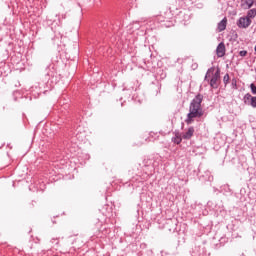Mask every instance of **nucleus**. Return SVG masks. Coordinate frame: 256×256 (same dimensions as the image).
Wrapping results in <instances>:
<instances>
[{"instance_id":"6","label":"nucleus","mask_w":256,"mask_h":256,"mask_svg":"<svg viewBox=\"0 0 256 256\" xmlns=\"http://www.w3.org/2000/svg\"><path fill=\"white\" fill-rule=\"evenodd\" d=\"M193 133H195V129L193 127L188 128V130L182 135V139H191L193 137Z\"/></svg>"},{"instance_id":"13","label":"nucleus","mask_w":256,"mask_h":256,"mask_svg":"<svg viewBox=\"0 0 256 256\" xmlns=\"http://www.w3.org/2000/svg\"><path fill=\"white\" fill-rule=\"evenodd\" d=\"M214 69L213 68H210L208 69L207 73H206V76H205V81H207V77H209V74L210 73H213Z\"/></svg>"},{"instance_id":"10","label":"nucleus","mask_w":256,"mask_h":256,"mask_svg":"<svg viewBox=\"0 0 256 256\" xmlns=\"http://www.w3.org/2000/svg\"><path fill=\"white\" fill-rule=\"evenodd\" d=\"M255 16H256V9H251L248 11L246 17H248V19H253V17H255Z\"/></svg>"},{"instance_id":"11","label":"nucleus","mask_w":256,"mask_h":256,"mask_svg":"<svg viewBox=\"0 0 256 256\" xmlns=\"http://www.w3.org/2000/svg\"><path fill=\"white\" fill-rule=\"evenodd\" d=\"M250 89H251V93L253 94V95H256V86H255V84H250Z\"/></svg>"},{"instance_id":"1","label":"nucleus","mask_w":256,"mask_h":256,"mask_svg":"<svg viewBox=\"0 0 256 256\" xmlns=\"http://www.w3.org/2000/svg\"><path fill=\"white\" fill-rule=\"evenodd\" d=\"M203 102V96L197 95L191 102L189 113L186 118L187 125L193 123V119L197 117H203V109L201 108V103Z\"/></svg>"},{"instance_id":"14","label":"nucleus","mask_w":256,"mask_h":256,"mask_svg":"<svg viewBox=\"0 0 256 256\" xmlns=\"http://www.w3.org/2000/svg\"><path fill=\"white\" fill-rule=\"evenodd\" d=\"M240 57H245L247 55V51L242 50L239 52Z\"/></svg>"},{"instance_id":"3","label":"nucleus","mask_w":256,"mask_h":256,"mask_svg":"<svg viewBox=\"0 0 256 256\" xmlns=\"http://www.w3.org/2000/svg\"><path fill=\"white\" fill-rule=\"evenodd\" d=\"M243 101L245 105H250L254 109L256 108V97L252 96L251 94L247 93L245 94Z\"/></svg>"},{"instance_id":"9","label":"nucleus","mask_w":256,"mask_h":256,"mask_svg":"<svg viewBox=\"0 0 256 256\" xmlns=\"http://www.w3.org/2000/svg\"><path fill=\"white\" fill-rule=\"evenodd\" d=\"M173 143H176V145H179L181 141H183V136H181V133L176 132L175 137L172 138Z\"/></svg>"},{"instance_id":"4","label":"nucleus","mask_w":256,"mask_h":256,"mask_svg":"<svg viewBox=\"0 0 256 256\" xmlns=\"http://www.w3.org/2000/svg\"><path fill=\"white\" fill-rule=\"evenodd\" d=\"M249 25H251V19L249 17H241L238 20V27H240L242 29H247V27H249Z\"/></svg>"},{"instance_id":"8","label":"nucleus","mask_w":256,"mask_h":256,"mask_svg":"<svg viewBox=\"0 0 256 256\" xmlns=\"http://www.w3.org/2000/svg\"><path fill=\"white\" fill-rule=\"evenodd\" d=\"M254 3H255V0H243L242 6L244 7V9H251Z\"/></svg>"},{"instance_id":"5","label":"nucleus","mask_w":256,"mask_h":256,"mask_svg":"<svg viewBox=\"0 0 256 256\" xmlns=\"http://www.w3.org/2000/svg\"><path fill=\"white\" fill-rule=\"evenodd\" d=\"M217 57H225V43L221 42L216 48Z\"/></svg>"},{"instance_id":"7","label":"nucleus","mask_w":256,"mask_h":256,"mask_svg":"<svg viewBox=\"0 0 256 256\" xmlns=\"http://www.w3.org/2000/svg\"><path fill=\"white\" fill-rule=\"evenodd\" d=\"M225 29H227V18H223L221 22L218 23V30L220 32L225 31Z\"/></svg>"},{"instance_id":"2","label":"nucleus","mask_w":256,"mask_h":256,"mask_svg":"<svg viewBox=\"0 0 256 256\" xmlns=\"http://www.w3.org/2000/svg\"><path fill=\"white\" fill-rule=\"evenodd\" d=\"M221 79V71L217 70L213 75L210 80V87L212 89H217L219 87V81Z\"/></svg>"},{"instance_id":"12","label":"nucleus","mask_w":256,"mask_h":256,"mask_svg":"<svg viewBox=\"0 0 256 256\" xmlns=\"http://www.w3.org/2000/svg\"><path fill=\"white\" fill-rule=\"evenodd\" d=\"M223 82L225 85H227V83H229V74H225V76L223 77Z\"/></svg>"}]
</instances>
